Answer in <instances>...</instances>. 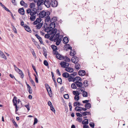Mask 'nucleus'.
I'll return each mask as SVG.
<instances>
[{"label":"nucleus","instance_id":"10","mask_svg":"<svg viewBox=\"0 0 128 128\" xmlns=\"http://www.w3.org/2000/svg\"><path fill=\"white\" fill-rule=\"evenodd\" d=\"M44 4L48 8H49L50 6V2L48 0H46Z\"/></svg>","mask_w":128,"mask_h":128},{"label":"nucleus","instance_id":"27","mask_svg":"<svg viewBox=\"0 0 128 128\" xmlns=\"http://www.w3.org/2000/svg\"><path fill=\"white\" fill-rule=\"evenodd\" d=\"M43 24L42 23H40L36 26V28L37 29H39L42 26Z\"/></svg>","mask_w":128,"mask_h":128},{"label":"nucleus","instance_id":"11","mask_svg":"<svg viewBox=\"0 0 128 128\" xmlns=\"http://www.w3.org/2000/svg\"><path fill=\"white\" fill-rule=\"evenodd\" d=\"M55 54H56V57L59 60H63V58L64 56H62L60 54H57V53H58V52H55Z\"/></svg>","mask_w":128,"mask_h":128},{"label":"nucleus","instance_id":"48","mask_svg":"<svg viewBox=\"0 0 128 128\" xmlns=\"http://www.w3.org/2000/svg\"><path fill=\"white\" fill-rule=\"evenodd\" d=\"M48 93L49 95L51 97L52 96V93L51 89H50V90H49L48 91Z\"/></svg>","mask_w":128,"mask_h":128},{"label":"nucleus","instance_id":"54","mask_svg":"<svg viewBox=\"0 0 128 128\" xmlns=\"http://www.w3.org/2000/svg\"><path fill=\"white\" fill-rule=\"evenodd\" d=\"M38 122V120L37 118H34V125L35 124H37Z\"/></svg>","mask_w":128,"mask_h":128},{"label":"nucleus","instance_id":"61","mask_svg":"<svg viewBox=\"0 0 128 128\" xmlns=\"http://www.w3.org/2000/svg\"><path fill=\"white\" fill-rule=\"evenodd\" d=\"M46 0H40L39 1L42 4H44V3Z\"/></svg>","mask_w":128,"mask_h":128},{"label":"nucleus","instance_id":"60","mask_svg":"<svg viewBox=\"0 0 128 128\" xmlns=\"http://www.w3.org/2000/svg\"><path fill=\"white\" fill-rule=\"evenodd\" d=\"M49 34H46L45 36V38H48L50 36Z\"/></svg>","mask_w":128,"mask_h":128},{"label":"nucleus","instance_id":"25","mask_svg":"<svg viewBox=\"0 0 128 128\" xmlns=\"http://www.w3.org/2000/svg\"><path fill=\"white\" fill-rule=\"evenodd\" d=\"M30 6L31 9L35 8V4L34 3H32L30 4Z\"/></svg>","mask_w":128,"mask_h":128},{"label":"nucleus","instance_id":"12","mask_svg":"<svg viewBox=\"0 0 128 128\" xmlns=\"http://www.w3.org/2000/svg\"><path fill=\"white\" fill-rule=\"evenodd\" d=\"M80 88H78L77 89V90L76 91H74L72 92L73 94L75 95H77V96H79L80 93L79 92V91H80Z\"/></svg>","mask_w":128,"mask_h":128},{"label":"nucleus","instance_id":"52","mask_svg":"<svg viewBox=\"0 0 128 128\" xmlns=\"http://www.w3.org/2000/svg\"><path fill=\"white\" fill-rule=\"evenodd\" d=\"M44 65L46 66L48 65V63L46 60H44Z\"/></svg>","mask_w":128,"mask_h":128},{"label":"nucleus","instance_id":"40","mask_svg":"<svg viewBox=\"0 0 128 128\" xmlns=\"http://www.w3.org/2000/svg\"><path fill=\"white\" fill-rule=\"evenodd\" d=\"M46 18L45 20V22H48L50 19V17L48 16H46Z\"/></svg>","mask_w":128,"mask_h":128},{"label":"nucleus","instance_id":"6","mask_svg":"<svg viewBox=\"0 0 128 128\" xmlns=\"http://www.w3.org/2000/svg\"><path fill=\"white\" fill-rule=\"evenodd\" d=\"M60 64L61 67L63 68H66L69 66V63L63 61L61 62Z\"/></svg>","mask_w":128,"mask_h":128},{"label":"nucleus","instance_id":"42","mask_svg":"<svg viewBox=\"0 0 128 128\" xmlns=\"http://www.w3.org/2000/svg\"><path fill=\"white\" fill-rule=\"evenodd\" d=\"M75 108V110L78 111H80V107L79 106H76Z\"/></svg>","mask_w":128,"mask_h":128},{"label":"nucleus","instance_id":"14","mask_svg":"<svg viewBox=\"0 0 128 128\" xmlns=\"http://www.w3.org/2000/svg\"><path fill=\"white\" fill-rule=\"evenodd\" d=\"M18 12L21 14L24 15V11L23 8H20L18 10Z\"/></svg>","mask_w":128,"mask_h":128},{"label":"nucleus","instance_id":"34","mask_svg":"<svg viewBox=\"0 0 128 128\" xmlns=\"http://www.w3.org/2000/svg\"><path fill=\"white\" fill-rule=\"evenodd\" d=\"M18 70V73L20 74V77L22 78L24 77V74L22 71L20 69Z\"/></svg>","mask_w":128,"mask_h":128},{"label":"nucleus","instance_id":"44","mask_svg":"<svg viewBox=\"0 0 128 128\" xmlns=\"http://www.w3.org/2000/svg\"><path fill=\"white\" fill-rule=\"evenodd\" d=\"M74 99L76 101L78 100H79V96L76 95L74 97Z\"/></svg>","mask_w":128,"mask_h":128},{"label":"nucleus","instance_id":"19","mask_svg":"<svg viewBox=\"0 0 128 128\" xmlns=\"http://www.w3.org/2000/svg\"><path fill=\"white\" fill-rule=\"evenodd\" d=\"M37 4L38 10H41L42 7L40 6L42 4L39 1H38L37 2Z\"/></svg>","mask_w":128,"mask_h":128},{"label":"nucleus","instance_id":"36","mask_svg":"<svg viewBox=\"0 0 128 128\" xmlns=\"http://www.w3.org/2000/svg\"><path fill=\"white\" fill-rule=\"evenodd\" d=\"M68 78V80L69 82H70L72 81L74 82H75V80H74V78H73L70 76Z\"/></svg>","mask_w":128,"mask_h":128},{"label":"nucleus","instance_id":"43","mask_svg":"<svg viewBox=\"0 0 128 128\" xmlns=\"http://www.w3.org/2000/svg\"><path fill=\"white\" fill-rule=\"evenodd\" d=\"M57 81L58 83L60 84H61L62 80L61 78H58L57 79Z\"/></svg>","mask_w":128,"mask_h":128},{"label":"nucleus","instance_id":"17","mask_svg":"<svg viewBox=\"0 0 128 128\" xmlns=\"http://www.w3.org/2000/svg\"><path fill=\"white\" fill-rule=\"evenodd\" d=\"M17 98L16 96H14V98L12 100L13 103V105L14 106L17 105V100H16Z\"/></svg>","mask_w":128,"mask_h":128},{"label":"nucleus","instance_id":"31","mask_svg":"<svg viewBox=\"0 0 128 128\" xmlns=\"http://www.w3.org/2000/svg\"><path fill=\"white\" fill-rule=\"evenodd\" d=\"M52 48V49L53 51H56L57 50V48L56 46L55 45H52L51 46Z\"/></svg>","mask_w":128,"mask_h":128},{"label":"nucleus","instance_id":"28","mask_svg":"<svg viewBox=\"0 0 128 128\" xmlns=\"http://www.w3.org/2000/svg\"><path fill=\"white\" fill-rule=\"evenodd\" d=\"M83 91L82 94L83 96L84 97H86L88 96V93L87 92L84 91L83 90V91H81V92Z\"/></svg>","mask_w":128,"mask_h":128},{"label":"nucleus","instance_id":"39","mask_svg":"<svg viewBox=\"0 0 128 128\" xmlns=\"http://www.w3.org/2000/svg\"><path fill=\"white\" fill-rule=\"evenodd\" d=\"M57 40V41L54 40V42H56V44L57 46L60 43V42L62 40Z\"/></svg>","mask_w":128,"mask_h":128},{"label":"nucleus","instance_id":"13","mask_svg":"<svg viewBox=\"0 0 128 128\" xmlns=\"http://www.w3.org/2000/svg\"><path fill=\"white\" fill-rule=\"evenodd\" d=\"M24 27V28L25 29L26 31L30 32V33L32 31L30 30V28L27 25L25 24Z\"/></svg>","mask_w":128,"mask_h":128},{"label":"nucleus","instance_id":"7","mask_svg":"<svg viewBox=\"0 0 128 128\" xmlns=\"http://www.w3.org/2000/svg\"><path fill=\"white\" fill-rule=\"evenodd\" d=\"M88 86V84L87 81L86 80L84 81L83 83L82 82H80V90L81 91H83V89H82V87H81L82 86L84 87H86Z\"/></svg>","mask_w":128,"mask_h":128},{"label":"nucleus","instance_id":"63","mask_svg":"<svg viewBox=\"0 0 128 128\" xmlns=\"http://www.w3.org/2000/svg\"><path fill=\"white\" fill-rule=\"evenodd\" d=\"M14 68L17 71L18 70H19V69L15 65H14Z\"/></svg>","mask_w":128,"mask_h":128},{"label":"nucleus","instance_id":"62","mask_svg":"<svg viewBox=\"0 0 128 128\" xmlns=\"http://www.w3.org/2000/svg\"><path fill=\"white\" fill-rule=\"evenodd\" d=\"M28 92H29V93L30 94H31L32 93V89L31 88L30 89H29L28 90Z\"/></svg>","mask_w":128,"mask_h":128},{"label":"nucleus","instance_id":"45","mask_svg":"<svg viewBox=\"0 0 128 128\" xmlns=\"http://www.w3.org/2000/svg\"><path fill=\"white\" fill-rule=\"evenodd\" d=\"M50 108L51 110L53 112H55V110L54 109V108L53 107V106L52 105L51 106H50Z\"/></svg>","mask_w":128,"mask_h":128},{"label":"nucleus","instance_id":"22","mask_svg":"<svg viewBox=\"0 0 128 128\" xmlns=\"http://www.w3.org/2000/svg\"><path fill=\"white\" fill-rule=\"evenodd\" d=\"M76 54V52L74 50H71V51L70 52V55L71 56H74Z\"/></svg>","mask_w":128,"mask_h":128},{"label":"nucleus","instance_id":"24","mask_svg":"<svg viewBox=\"0 0 128 128\" xmlns=\"http://www.w3.org/2000/svg\"><path fill=\"white\" fill-rule=\"evenodd\" d=\"M80 106V102L78 101L75 102L74 104V106Z\"/></svg>","mask_w":128,"mask_h":128},{"label":"nucleus","instance_id":"1","mask_svg":"<svg viewBox=\"0 0 128 128\" xmlns=\"http://www.w3.org/2000/svg\"><path fill=\"white\" fill-rule=\"evenodd\" d=\"M48 26L46 23L44 24V27L45 28L44 30L45 32H47L48 34L50 35H52L50 37L53 38L54 37L56 32H57V30L56 28L54 29H52L49 27H47Z\"/></svg>","mask_w":128,"mask_h":128},{"label":"nucleus","instance_id":"37","mask_svg":"<svg viewBox=\"0 0 128 128\" xmlns=\"http://www.w3.org/2000/svg\"><path fill=\"white\" fill-rule=\"evenodd\" d=\"M82 114L83 116H85L87 115H90V112H83Z\"/></svg>","mask_w":128,"mask_h":128},{"label":"nucleus","instance_id":"59","mask_svg":"<svg viewBox=\"0 0 128 128\" xmlns=\"http://www.w3.org/2000/svg\"><path fill=\"white\" fill-rule=\"evenodd\" d=\"M56 17H54L52 18V20L53 21V22H54L56 21Z\"/></svg>","mask_w":128,"mask_h":128},{"label":"nucleus","instance_id":"23","mask_svg":"<svg viewBox=\"0 0 128 128\" xmlns=\"http://www.w3.org/2000/svg\"><path fill=\"white\" fill-rule=\"evenodd\" d=\"M62 75V76L64 78H67L69 77V74L66 72L63 73Z\"/></svg>","mask_w":128,"mask_h":128},{"label":"nucleus","instance_id":"35","mask_svg":"<svg viewBox=\"0 0 128 128\" xmlns=\"http://www.w3.org/2000/svg\"><path fill=\"white\" fill-rule=\"evenodd\" d=\"M0 56L5 59H6V57L5 56V55L4 54L3 52H0Z\"/></svg>","mask_w":128,"mask_h":128},{"label":"nucleus","instance_id":"41","mask_svg":"<svg viewBox=\"0 0 128 128\" xmlns=\"http://www.w3.org/2000/svg\"><path fill=\"white\" fill-rule=\"evenodd\" d=\"M71 87L72 88L74 89H75L76 88V86L75 84L73 83L71 85Z\"/></svg>","mask_w":128,"mask_h":128},{"label":"nucleus","instance_id":"15","mask_svg":"<svg viewBox=\"0 0 128 128\" xmlns=\"http://www.w3.org/2000/svg\"><path fill=\"white\" fill-rule=\"evenodd\" d=\"M55 27V24L54 22H52L50 24L48 27H49L50 28L53 29Z\"/></svg>","mask_w":128,"mask_h":128},{"label":"nucleus","instance_id":"64","mask_svg":"<svg viewBox=\"0 0 128 128\" xmlns=\"http://www.w3.org/2000/svg\"><path fill=\"white\" fill-rule=\"evenodd\" d=\"M48 106H50H50H51L52 105V103L50 101H49L48 102Z\"/></svg>","mask_w":128,"mask_h":128},{"label":"nucleus","instance_id":"58","mask_svg":"<svg viewBox=\"0 0 128 128\" xmlns=\"http://www.w3.org/2000/svg\"><path fill=\"white\" fill-rule=\"evenodd\" d=\"M40 18H37L36 20L38 22V23L40 22L41 21V19Z\"/></svg>","mask_w":128,"mask_h":128},{"label":"nucleus","instance_id":"21","mask_svg":"<svg viewBox=\"0 0 128 128\" xmlns=\"http://www.w3.org/2000/svg\"><path fill=\"white\" fill-rule=\"evenodd\" d=\"M65 70L66 71L70 72H72L74 71L73 69L71 68H66Z\"/></svg>","mask_w":128,"mask_h":128},{"label":"nucleus","instance_id":"50","mask_svg":"<svg viewBox=\"0 0 128 128\" xmlns=\"http://www.w3.org/2000/svg\"><path fill=\"white\" fill-rule=\"evenodd\" d=\"M2 7L7 11L10 13L11 12L10 10H9L8 8H7L6 7H5L4 6H3Z\"/></svg>","mask_w":128,"mask_h":128},{"label":"nucleus","instance_id":"5","mask_svg":"<svg viewBox=\"0 0 128 128\" xmlns=\"http://www.w3.org/2000/svg\"><path fill=\"white\" fill-rule=\"evenodd\" d=\"M74 80H75L74 82L76 84L77 86L79 88H80V78L79 77H76L74 78Z\"/></svg>","mask_w":128,"mask_h":128},{"label":"nucleus","instance_id":"46","mask_svg":"<svg viewBox=\"0 0 128 128\" xmlns=\"http://www.w3.org/2000/svg\"><path fill=\"white\" fill-rule=\"evenodd\" d=\"M12 121L16 127H18V126L17 124H16V122L14 120H12Z\"/></svg>","mask_w":128,"mask_h":128},{"label":"nucleus","instance_id":"33","mask_svg":"<svg viewBox=\"0 0 128 128\" xmlns=\"http://www.w3.org/2000/svg\"><path fill=\"white\" fill-rule=\"evenodd\" d=\"M86 72L85 70H80V76H84L86 74Z\"/></svg>","mask_w":128,"mask_h":128},{"label":"nucleus","instance_id":"47","mask_svg":"<svg viewBox=\"0 0 128 128\" xmlns=\"http://www.w3.org/2000/svg\"><path fill=\"white\" fill-rule=\"evenodd\" d=\"M90 125L92 128H94V124L92 122H90Z\"/></svg>","mask_w":128,"mask_h":128},{"label":"nucleus","instance_id":"32","mask_svg":"<svg viewBox=\"0 0 128 128\" xmlns=\"http://www.w3.org/2000/svg\"><path fill=\"white\" fill-rule=\"evenodd\" d=\"M85 107L87 109H89L91 107V104L89 103H87L86 104Z\"/></svg>","mask_w":128,"mask_h":128},{"label":"nucleus","instance_id":"20","mask_svg":"<svg viewBox=\"0 0 128 128\" xmlns=\"http://www.w3.org/2000/svg\"><path fill=\"white\" fill-rule=\"evenodd\" d=\"M68 42V38L67 37H64L63 39V42L64 44H66Z\"/></svg>","mask_w":128,"mask_h":128},{"label":"nucleus","instance_id":"56","mask_svg":"<svg viewBox=\"0 0 128 128\" xmlns=\"http://www.w3.org/2000/svg\"><path fill=\"white\" fill-rule=\"evenodd\" d=\"M12 29L15 33L16 34L17 33V31H16V29L14 26H13L12 27Z\"/></svg>","mask_w":128,"mask_h":128},{"label":"nucleus","instance_id":"18","mask_svg":"<svg viewBox=\"0 0 128 128\" xmlns=\"http://www.w3.org/2000/svg\"><path fill=\"white\" fill-rule=\"evenodd\" d=\"M31 16L30 17V19L32 21H33L35 20L36 18V14L35 15H30Z\"/></svg>","mask_w":128,"mask_h":128},{"label":"nucleus","instance_id":"57","mask_svg":"<svg viewBox=\"0 0 128 128\" xmlns=\"http://www.w3.org/2000/svg\"><path fill=\"white\" fill-rule=\"evenodd\" d=\"M25 106L27 108L28 111H29L30 110V107L29 106V104L25 105Z\"/></svg>","mask_w":128,"mask_h":128},{"label":"nucleus","instance_id":"26","mask_svg":"<svg viewBox=\"0 0 128 128\" xmlns=\"http://www.w3.org/2000/svg\"><path fill=\"white\" fill-rule=\"evenodd\" d=\"M64 59L65 61L68 62H70V60L68 57L67 56H65L64 57L63 60Z\"/></svg>","mask_w":128,"mask_h":128},{"label":"nucleus","instance_id":"8","mask_svg":"<svg viewBox=\"0 0 128 128\" xmlns=\"http://www.w3.org/2000/svg\"><path fill=\"white\" fill-rule=\"evenodd\" d=\"M72 62L75 64L77 63L78 61V58L76 56H74L72 57L71 59Z\"/></svg>","mask_w":128,"mask_h":128},{"label":"nucleus","instance_id":"29","mask_svg":"<svg viewBox=\"0 0 128 128\" xmlns=\"http://www.w3.org/2000/svg\"><path fill=\"white\" fill-rule=\"evenodd\" d=\"M82 124H88V120L87 119H84L82 122Z\"/></svg>","mask_w":128,"mask_h":128},{"label":"nucleus","instance_id":"53","mask_svg":"<svg viewBox=\"0 0 128 128\" xmlns=\"http://www.w3.org/2000/svg\"><path fill=\"white\" fill-rule=\"evenodd\" d=\"M64 98L68 99L69 98V96L68 94H66L64 95Z\"/></svg>","mask_w":128,"mask_h":128},{"label":"nucleus","instance_id":"2","mask_svg":"<svg viewBox=\"0 0 128 128\" xmlns=\"http://www.w3.org/2000/svg\"><path fill=\"white\" fill-rule=\"evenodd\" d=\"M50 14V12L49 11L46 12L44 11H42L39 14V16L40 18H42L44 17L46 18V16H49Z\"/></svg>","mask_w":128,"mask_h":128},{"label":"nucleus","instance_id":"55","mask_svg":"<svg viewBox=\"0 0 128 128\" xmlns=\"http://www.w3.org/2000/svg\"><path fill=\"white\" fill-rule=\"evenodd\" d=\"M69 106L70 107V111H72V104L70 102L69 103Z\"/></svg>","mask_w":128,"mask_h":128},{"label":"nucleus","instance_id":"51","mask_svg":"<svg viewBox=\"0 0 128 128\" xmlns=\"http://www.w3.org/2000/svg\"><path fill=\"white\" fill-rule=\"evenodd\" d=\"M80 65L79 64H76L75 65V68L77 70H79L80 69Z\"/></svg>","mask_w":128,"mask_h":128},{"label":"nucleus","instance_id":"30","mask_svg":"<svg viewBox=\"0 0 128 128\" xmlns=\"http://www.w3.org/2000/svg\"><path fill=\"white\" fill-rule=\"evenodd\" d=\"M20 4L22 6H24L25 7H26L27 6V4L23 0H21L20 2Z\"/></svg>","mask_w":128,"mask_h":128},{"label":"nucleus","instance_id":"3","mask_svg":"<svg viewBox=\"0 0 128 128\" xmlns=\"http://www.w3.org/2000/svg\"><path fill=\"white\" fill-rule=\"evenodd\" d=\"M37 10L36 8L33 9H28L26 10L27 13L28 14L30 13V15H35L37 12Z\"/></svg>","mask_w":128,"mask_h":128},{"label":"nucleus","instance_id":"4","mask_svg":"<svg viewBox=\"0 0 128 128\" xmlns=\"http://www.w3.org/2000/svg\"><path fill=\"white\" fill-rule=\"evenodd\" d=\"M63 36L62 35H60V34L58 33H57L54 38V40L57 41V40H62Z\"/></svg>","mask_w":128,"mask_h":128},{"label":"nucleus","instance_id":"49","mask_svg":"<svg viewBox=\"0 0 128 128\" xmlns=\"http://www.w3.org/2000/svg\"><path fill=\"white\" fill-rule=\"evenodd\" d=\"M30 80L32 85H33L34 86H35V85L34 81L32 79H30Z\"/></svg>","mask_w":128,"mask_h":128},{"label":"nucleus","instance_id":"38","mask_svg":"<svg viewBox=\"0 0 128 128\" xmlns=\"http://www.w3.org/2000/svg\"><path fill=\"white\" fill-rule=\"evenodd\" d=\"M45 86H46L47 91H49V90H50V86L48 85V84H45Z\"/></svg>","mask_w":128,"mask_h":128},{"label":"nucleus","instance_id":"16","mask_svg":"<svg viewBox=\"0 0 128 128\" xmlns=\"http://www.w3.org/2000/svg\"><path fill=\"white\" fill-rule=\"evenodd\" d=\"M35 36L37 38L38 40L40 43L42 44H43V42L42 40V39L40 36H38L37 34H35Z\"/></svg>","mask_w":128,"mask_h":128},{"label":"nucleus","instance_id":"9","mask_svg":"<svg viewBox=\"0 0 128 128\" xmlns=\"http://www.w3.org/2000/svg\"><path fill=\"white\" fill-rule=\"evenodd\" d=\"M57 5V2L54 0H52L50 2V5L52 7H56Z\"/></svg>","mask_w":128,"mask_h":128}]
</instances>
